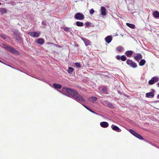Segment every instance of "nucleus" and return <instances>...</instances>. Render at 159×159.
Here are the masks:
<instances>
[{
    "label": "nucleus",
    "instance_id": "cd10ccee",
    "mask_svg": "<svg viewBox=\"0 0 159 159\" xmlns=\"http://www.w3.org/2000/svg\"><path fill=\"white\" fill-rule=\"evenodd\" d=\"M128 131L130 133H131L134 136H135V135L137 133V132H136L134 130L132 129H129L128 130Z\"/></svg>",
    "mask_w": 159,
    "mask_h": 159
},
{
    "label": "nucleus",
    "instance_id": "2f4dec72",
    "mask_svg": "<svg viewBox=\"0 0 159 159\" xmlns=\"http://www.w3.org/2000/svg\"><path fill=\"white\" fill-rule=\"evenodd\" d=\"M42 25L43 26L42 28H45L47 25L46 21L45 20L42 21Z\"/></svg>",
    "mask_w": 159,
    "mask_h": 159
},
{
    "label": "nucleus",
    "instance_id": "bf43d9fd",
    "mask_svg": "<svg viewBox=\"0 0 159 159\" xmlns=\"http://www.w3.org/2000/svg\"><path fill=\"white\" fill-rule=\"evenodd\" d=\"M5 1H7V0H5Z\"/></svg>",
    "mask_w": 159,
    "mask_h": 159
},
{
    "label": "nucleus",
    "instance_id": "e433bc0d",
    "mask_svg": "<svg viewBox=\"0 0 159 159\" xmlns=\"http://www.w3.org/2000/svg\"><path fill=\"white\" fill-rule=\"evenodd\" d=\"M94 11H95L93 8L91 9L89 11L90 14L91 15H93L94 14Z\"/></svg>",
    "mask_w": 159,
    "mask_h": 159
},
{
    "label": "nucleus",
    "instance_id": "3c124183",
    "mask_svg": "<svg viewBox=\"0 0 159 159\" xmlns=\"http://www.w3.org/2000/svg\"><path fill=\"white\" fill-rule=\"evenodd\" d=\"M70 34L71 35H73V33H72V32L71 31L70 32Z\"/></svg>",
    "mask_w": 159,
    "mask_h": 159
},
{
    "label": "nucleus",
    "instance_id": "412c9836",
    "mask_svg": "<svg viewBox=\"0 0 159 159\" xmlns=\"http://www.w3.org/2000/svg\"><path fill=\"white\" fill-rule=\"evenodd\" d=\"M126 25L132 29H134L135 28V25L129 23H127L126 24Z\"/></svg>",
    "mask_w": 159,
    "mask_h": 159
},
{
    "label": "nucleus",
    "instance_id": "864d4df0",
    "mask_svg": "<svg viewBox=\"0 0 159 159\" xmlns=\"http://www.w3.org/2000/svg\"><path fill=\"white\" fill-rule=\"evenodd\" d=\"M75 46L77 47L79 46V45L78 44H77L76 45H75Z\"/></svg>",
    "mask_w": 159,
    "mask_h": 159
},
{
    "label": "nucleus",
    "instance_id": "37998d69",
    "mask_svg": "<svg viewBox=\"0 0 159 159\" xmlns=\"http://www.w3.org/2000/svg\"><path fill=\"white\" fill-rule=\"evenodd\" d=\"M47 44L48 45L52 44L54 46H57V44H54V43L51 42H48L47 43Z\"/></svg>",
    "mask_w": 159,
    "mask_h": 159
},
{
    "label": "nucleus",
    "instance_id": "13d9d810",
    "mask_svg": "<svg viewBox=\"0 0 159 159\" xmlns=\"http://www.w3.org/2000/svg\"><path fill=\"white\" fill-rule=\"evenodd\" d=\"M20 71L21 72H22V71H21V70H20Z\"/></svg>",
    "mask_w": 159,
    "mask_h": 159
},
{
    "label": "nucleus",
    "instance_id": "ea45409f",
    "mask_svg": "<svg viewBox=\"0 0 159 159\" xmlns=\"http://www.w3.org/2000/svg\"><path fill=\"white\" fill-rule=\"evenodd\" d=\"M143 140H144V141H145V142H146L148 143H149V144H152V145L153 146H155L154 144H152L150 142H149V141H148L147 140L145 139H143Z\"/></svg>",
    "mask_w": 159,
    "mask_h": 159
},
{
    "label": "nucleus",
    "instance_id": "8fccbe9b",
    "mask_svg": "<svg viewBox=\"0 0 159 159\" xmlns=\"http://www.w3.org/2000/svg\"><path fill=\"white\" fill-rule=\"evenodd\" d=\"M157 85L159 88V82L157 84Z\"/></svg>",
    "mask_w": 159,
    "mask_h": 159
},
{
    "label": "nucleus",
    "instance_id": "c03bdc74",
    "mask_svg": "<svg viewBox=\"0 0 159 159\" xmlns=\"http://www.w3.org/2000/svg\"><path fill=\"white\" fill-rule=\"evenodd\" d=\"M117 92H118V93H119V94H120V95H121V94H122V92L121 91H120V90H117Z\"/></svg>",
    "mask_w": 159,
    "mask_h": 159
},
{
    "label": "nucleus",
    "instance_id": "de8ad7c7",
    "mask_svg": "<svg viewBox=\"0 0 159 159\" xmlns=\"http://www.w3.org/2000/svg\"><path fill=\"white\" fill-rule=\"evenodd\" d=\"M157 99H159V94L157 95Z\"/></svg>",
    "mask_w": 159,
    "mask_h": 159
},
{
    "label": "nucleus",
    "instance_id": "393cba45",
    "mask_svg": "<svg viewBox=\"0 0 159 159\" xmlns=\"http://www.w3.org/2000/svg\"><path fill=\"white\" fill-rule=\"evenodd\" d=\"M89 99L90 100L91 99H92V100H91V101L93 103H94L95 102L96 100L97 99V98L95 96H91L89 98Z\"/></svg>",
    "mask_w": 159,
    "mask_h": 159
},
{
    "label": "nucleus",
    "instance_id": "58836bf2",
    "mask_svg": "<svg viewBox=\"0 0 159 159\" xmlns=\"http://www.w3.org/2000/svg\"><path fill=\"white\" fill-rule=\"evenodd\" d=\"M89 111L91 112H92V113H93L94 114H95L97 115H99V114H98L95 111L93 110L92 109H90V110H89Z\"/></svg>",
    "mask_w": 159,
    "mask_h": 159
},
{
    "label": "nucleus",
    "instance_id": "20e7f679",
    "mask_svg": "<svg viewBox=\"0 0 159 159\" xmlns=\"http://www.w3.org/2000/svg\"><path fill=\"white\" fill-rule=\"evenodd\" d=\"M126 64L130 67L135 68L137 67V64L131 60L128 59L126 61Z\"/></svg>",
    "mask_w": 159,
    "mask_h": 159
},
{
    "label": "nucleus",
    "instance_id": "7ed1b4c3",
    "mask_svg": "<svg viewBox=\"0 0 159 159\" xmlns=\"http://www.w3.org/2000/svg\"><path fill=\"white\" fill-rule=\"evenodd\" d=\"M20 33L16 29L14 30L13 31V35L14 38L16 40L21 43H23V39L20 36Z\"/></svg>",
    "mask_w": 159,
    "mask_h": 159
},
{
    "label": "nucleus",
    "instance_id": "f704fd0d",
    "mask_svg": "<svg viewBox=\"0 0 159 159\" xmlns=\"http://www.w3.org/2000/svg\"><path fill=\"white\" fill-rule=\"evenodd\" d=\"M84 99L85 100V101L84 102H82V101H80L79 102H77L80 103V104H81L83 106H84L85 108H86L87 107V106H86L84 104H82L81 103V102H86V100L85 99H84Z\"/></svg>",
    "mask_w": 159,
    "mask_h": 159
},
{
    "label": "nucleus",
    "instance_id": "bb28decb",
    "mask_svg": "<svg viewBox=\"0 0 159 159\" xmlns=\"http://www.w3.org/2000/svg\"><path fill=\"white\" fill-rule=\"evenodd\" d=\"M116 50L117 51L119 52H121L123 50H124V48L122 47L121 46H119L116 48Z\"/></svg>",
    "mask_w": 159,
    "mask_h": 159
},
{
    "label": "nucleus",
    "instance_id": "a18cd8bd",
    "mask_svg": "<svg viewBox=\"0 0 159 159\" xmlns=\"http://www.w3.org/2000/svg\"><path fill=\"white\" fill-rule=\"evenodd\" d=\"M153 102L155 103H159V100H156L154 101Z\"/></svg>",
    "mask_w": 159,
    "mask_h": 159
},
{
    "label": "nucleus",
    "instance_id": "7c9ffc66",
    "mask_svg": "<svg viewBox=\"0 0 159 159\" xmlns=\"http://www.w3.org/2000/svg\"><path fill=\"white\" fill-rule=\"evenodd\" d=\"M109 102L107 100H105L103 101L102 102V103L105 106H107L108 105V103Z\"/></svg>",
    "mask_w": 159,
    "mask_h": 159
},
{
    "label": "nucleus",
    "instance_id": "2eb2a0df",
    "mask_svg": "<svg viewBox=\"0 0 159 159\" xmlns=\"http://www.w3.org/2000/svg\"><path fill=\"white\" fill-rule=\"evenodd\" d=\"M82 40L84 41L85 46H87L89 45H91L90 41L84 37H81Z\"/></svg>",
    "mask_w": 159,
    "mask_h": 159
},
{
    "label": "nucleus",
    "instance_id": "5701e85b",
    "mask_svg": "<svg viewBox=\"0 0 159 159\" xmlns=\"http://www.w3.org/2000/svg\"><path fill=\"white\" fill-rule=\"evenodd\" d=\"M66 32L68 33L72 31L71 28L67 27H65L63 29Z\"/></svg>",
    "mask_w": 159,
    "mask_h": 159
},
{
    "label": "nucleus",
    "instance_id": "39448f33",
    "mask_svg": "<svg viewBox=\"0 0 159 159\" xmlns=\"http://www.w3.org/2000/svg\"><path fill=\"white\" fill-rule=\"evenodd\" d=\"M75 19L79 20H83L85 17L84 15L81 12H77L75 13L74 15Z\"/></svg>",
    "mask_w": 159,
    "mask_h": 159
},
{
    "label": "nucleus",
    "instance_id": "4468645a",
    "mask_svg": "<svg viewBox=\"0 0 159 159\" xmlns=\"http://www.w3.org/2000/svg\"><path fill=\"white\" fill-rule=\"evenodd\" d=\"M35 42L38 43L42 45L45 42V41L42 38H40L37 39L36 40Z\"/></svg>",
    "mask_w": 159,
    "mask_h": 159
},
{
    "label": "nucleus",
    "instance_id": "0eeeda50",
    "mask_svg": "<svg viewBox=\"0 0 159 159\" xmlns=\"http://www.w3.org/2000/svg\"><path fill=\"white\" fill-rule=\"evenodd\" d=\"M155 91L153 89H151V91L149 92L146 93L145 94V97L147 98H153L155 95Z\"/></svg>",
    "mask_w": 159,
    "mask_h": 159
},
{
    "label": "nucleus",
    "instance_id": "a211bd4d",
    "mask_svg": "<svg viewBox=\"0 0 159 159\" xmlns=\"http://www.w3.org/2000/svg\"><path fill=\"white\" fill-rule=\"evenodd\" d=\"M153 16L156 19H159V12L157 10L155 11L153 13Z\"/></svg>",
    "mask_w": 159,
    "mask_h": 159
},
{
    "label": "nucleus",
    "instance_id": "f8f14e48",
    "mask_svg": "<svg viewBox=\"0 0 159 159\" xmlns=\"http://www.w3.org/2000/svg\"><path fill=\"white\" fill-rule=\"evenodd\" d=\"M113 39L112 36L111 35H109L106 36L105 38V40L107 43H109L111 42Z\"/></svg>",
    "mask_w": 159,
    "mask_h": 159
},
{
    "label": "nucleus",
    "instance_id": "5fc2aeb1",
    "mask_svg": "<svg viewBox=\"0 0 159 159\" xmlns=\"http://www.w3.org/2000/svg\"><path fill=\"white\" fill-rule=\"evenodd\" d=\"M1 5V3L0 2V6Z\"/></svg>",
    "mask_w": 159,
    "mask_h": 159
},
{
    "label": "nucleus",
    "instance_id": "6ab92c4d",
    "mask_svg": "<svg viewBox=\"0 0 159 159\" xmlns=\"http://www.w3.org/2000/svg\"><path fill=\"white\" fill-rule=\"evenodd\" d=\"M8 10L4 8H0V12L1 14L7 13Z\"/></svg>",
    "mask_w": 159,
    "mask_h": 159
},
{
    "label": "nucleus",
    "instance_id": "9b49d317",
    "mask_svg": "<svg viewBox=\"0 0 159 159\" xmlns=\"http://www.w3.org/2000/svg\"><path fill=\"white\" fill-rule=\"evenodd\" d=\"M142 56L141 53H138L136 54V55L134 57V59L139 62V61L142 58Z\"/></svg>",
    "mask_w": 159,
    "mask_h": 159
},
{
    "label": "nucleus",
    "instance_id": "f03ea898",
    "mask_svg": "<svg viewBox=\"0 0 159 159\" xmlns=\"http://www.w3.org/2000/svg\"><path fill=\"white\" fill-rule=\"evenodd\" d=\"M3 47L15 55H19L20 54L19 52L14 48H13L10 47L9 45L5 44H3Z\"/></svg>",
    "mask_w": 159,
    "mask_h": 159
},
{
    "label": "nucleus",
    "instance_id": "09e8293b",
    "mask_svg": "<svg viewBox=\"0 0 159 159\" xmlns=\"http://www.w3.org/2000/svg\"><path fill=\"white\" fill-rule=\"evenodd\" d=\"M56 47H58L59 48H61L62 47L60 46V45H57V46H55Z\"/></svg>",
    "mask_w": 159,
    "mask_h": 159
},
{
    "label": "nucleus",
    "instance_id": "9d476101",
    "mask_svg": "<svg viewBox=\"0 0 159 159\" xmlns=\"http://www.w3.org/2000/svg\"><path fill=\"white\" fill-rule=\"evenodd\" d=\"M116 58L118 60H121L122 61H125L127 60V57L125 55H122L120 56L119 55H117L116 56Z\"/></svg>",
    "mask_w": 159,
    "mask_h": 159
},
{
    "label": "nucleus",
    "instance_id": "ddd939ff",
    "mask_svg": "<svg viewBox=\"0 0 159 159\" xmlns=\"http://www.w3.org/2000/svg\"><path fill=\"white\" fill-rule=\"evenodd\" d=\"M111 128L113 130L119 132L121 131V129L117 126L112 124L111 125Z\"/></svg>",
    "mask_w": 159,
    "mask_h": 159
},
{
    "label": "nucleus",
    "instance_id": "a19ab883",
    "mask_svg": "<svg viewBox=\"0 0 159 159\" xmlns=\"http://www.w3.org/2000/svg\"><path fill=\"white\" fill-rule=\"evenodd\" d=\"M0 62L1 63L3 64H6L5 63L4 60H3V59L2 58H0Z\"/></svg>",
    "mask_w": 159,
    "mask_h": 159
},
{
    "label": "nucleus",
    "instance_id": "72a5a7b5",
    "mask_svg": "<svg viewBox=\"0 0 159 159\" xmlns=\"http://www.w3.org/2000/svg\"><path fill=\"white\" fill-rule=\"evenodd\" d=\"M8 4L11 5L12 6H14L16 5V3L12 1H10L9 2H8Z\"/></svg>",
    "mask_w": 159,
    "mask_h": 159
},
{
    "label": "nucleus",
    "instance_id": "423d86ee",
    "mask_svg": "<svg viewBox=\"0 0 159 159\" xmlns=\"http://www.w3.org/2000/svg\"><path fill=\"white\" fill-rule=\"evenodd\" d=\"M159 81V78L157 76H154L152 77L148 82V84L150 85H152Z\"/></svg>",
    "mask_w": 159,
    "mask_h": 159
},
{
    "label": "nucleus",
    "instance_id": "aec40b11",
    "mask_svg": "<svg viewBox=\"0 0 159 159\" xmlns=\"http://www.w3.org/2000/svg\"><path fill=\"white\" fill-rule=\"evenodd\" d=\"M146 62V60L144 59H141L140 61L139 62V65L140 66H144Z\"/></svg>",
    "mask_w": 159,
    "mask_h": 159
},
{
    "label": "nucleus",
    "instance_id": "79ce46f5",
    "mask_svg": "<svg viewBox=\"0 0 159 159\" xmlns=\"http://www.w3.org/2000/svg\"><path fill=\"white\" fill-rule=\"evenodd\" d=\"M0 37L2 39H6V37L2 34H0Z\"/></svg>",
    "mask_w": 159,
    "mask_h": 159
},
{
    "label": "nucleus",
    "instance_id": "a878e982",
    "mask_svg": "<svg viewBox=\"0 0 159 159\" xmlns=\"http://www.w3.org/2000/svg\"><path fill=\"white\" fill-rule=\"evenodd\" d=\"M76 25L79 27H82L84 25V23L83 22L77 21L75 23Z\"/></svg>",
    "mask_w": 159,
    "mask_h": 159
},
{
    "label": "nucleus",
    "instance_id": "473e14b6",
    "mask_svg": "<svg viewBox=\"0 0 159 159\" xmlns=\"http://www.w3.org/2000/svg\"><path fill=\"white\" fill-rule=\"evenodd\" d=\"M85 28L89 27L91 25V23L87 21L85 23Z\"/></svg>",
    "mask_w": 159,
    "mask_h": 159
},
{
    "label": "nucleus",
    "instance_id": "f3484780",
    "mask_svg": "<svg viewBox=\"0 0 159 159\" xmlns=\"http://www.w3.org/2000/svg\"><path fill=\"white\" fill-rule=\"evenodd\" d=\"M134 52L133 51L128 50L125 52V54L127 57H130L132 56Z\"/></svg>",
    "mask_w": 159,
    "mask_h": 159
},
{
    "label": "nucleus",
    "instance_id": "4be33fe9",
    "mask_svg": "<svg viewBox=\"0 0 159 159\" xmlns=\"http://www.w3.org/2000/svg\"><path fill=\"white\" fill-rule=\"evenodd\" d=\"M134 136L136 138H137L138 139H144V138L142 137V136L140 134H139L137 132L135 135Z\"/></svg>",
    "mask_w": 159,
    "mask_h": 159
},
{
    "label": "nucleus",
    "instance_id": "6e6552de",
    "mask_svg": "<svg viewBox=\"0 0 159 159\" xmlns=\"http://www.w3.org/2000/svg\"><path fill=\"white\" fill-rule=\"evenodd\" d=\"M28 34L30 35L31 37L34 38H37L39 36L40 33L36 31L29 32Z\"/></svg>",
    "mask_w": 159,
    "mask_h": 159
},
{
    "label": "nucleus",
    "instance_id": "f257e3e1",
    "mask_svg": "<svg viewBox=\"0 0 159 159\" xmlns=\"http://www.w3.org/2000/svg\"><path fill=\"white\" fill-rule=\"evenodd\" d=\"M61 94L70 98L76 102H84V97L80 94L78 91L75 89L69 87H63L60 84L54 83L52 87Z\"/></svg>",
    "mask_w": 159,
    "mask_h": 159
},
{
    "label": "nucleus",
    "instance_id": "b1692460",
    "mask_svg": "<svg viewBox=\"0 0 159 159\" xmlns=\"http://www.w3.org/2000/svg\"><path fill=\"white\" fill-rule=\"evenodd\" d=\"M74 69L73 68L69 67L68 68L67 72L69 74H71L74 71Z\"/></svg>",
    "mask_w": 159,
    "mask_h": 159
},
{
    "label": "nucleus",
    "instance_id": "6e6d98bb",
    "mask_svg": "<svg viewBox=\"0 0 159 159\" xmlns=\"http://www.w3.org/2000/svg\"><path fill=\"white\" fill-rule=\"evenodd\" d=\"M124 95L125 96H126V97H128V96H126V95H124Z\"/></svg>",
    "mask_w": 159,
    "mask_h": 159
},
{
    "label": "nucleus",
    "instance_id": "4c0bfd02",
    "mask_svg": "<svg viewBox=\"0 0 159 159\" xmlns=\"http://www.w3.org/2000/svg\"><path fill=\"white\" fill-rule=\"evenodd\" d=\"M33 77L35 78L36 79H37L38 80H41L43 82H46V83H47L46 81H45V80L44 79H40L38 78H36L32 76Z\"/></svg>",
    "mask_w": 159,
    "mask_h": 159
},
{
    "label": "nucleus",
    "instance_id": "4d7b16f0",
    "mask_svg": "<svg viewBox=\"0 0 159 159\" xmlns=\"http://www.w3.org/2000/svg\"><path fill=\"white\" fill-rule=\"evenodd\" d=\"M116 36H117V35H118V34H116Z\"/></svg>",
    "mask_w": 159,
    "mask_h": 159
},
{
    "label": "nucleus",
    "instance_id": "1a4fd4ad",
    "mask_svg": "<svg viewBox=\"0 0 159 159\" xmlns=\"http://www.w3.org/2000/svg\"><path fill=\"white\" fill-rule=\"evenodd\" d=\"M100 11L101 12L100 15L102 16V17L106 16L107 13V11L105 7L104 6H102L101 7Z\"/></svg>",
    "mask_w": 159,
    "mask_h": 159
},
{
    "label": "nucleus",
    "instance_id": "c9c22d12",
    "mask_svg": "<svg viewBox=\"0 0 159 159\" xmlns=\"http://www.w3.org/2000/svg\"><path fill=\"white\" fill-rule=\"evenodd\" d=\"M107 106L110 107L111 108H114V106L113 104L110 102L108 103V105Z\"/></svg>",
    "mask_w": 159,
    "mask_h": 159
},
{
    "label": "nucleus",
    "instance_id": "dca6fc26",
    "mask_svg": "<svg viewBox=\"0 0 159 159\" xmlns=\"http://www.w3.org/2000/svg\"><path fill=\"white\" fill-rule=\"evenodd\" d=\"M100 124L101 126L103 128H107L109 125L108 123L106 121L101 122Z\"/></svg>",
    "mask_w": 159,
    "mask_h": 159
},
{
    "label": "nucleus",
    "instance_id": "c85d7f7f",
    "mask_svg": "<svg viewBox=\"0 0 159 159\" xmlns=\"http://www.w3.org/2000/svg\"><path fill=\"white\" fill-rule=\"evenodd\" d=\"M75 65L77 68H80L81 67V65L80 62H76L75 63Z\"/></svg>",
    "mask_w": 159,
    "mask_h": 159
},
{
    "label": "nucleus",
    "instance_id": "c756f323",
    "mask_svg": "<svg viewBox=\"0 0 159 159\" xmlns=\"http://www.w3.org/2000/svg\"><path fill=\"white\" fill-rule=\"evenodd\" d=\"M107 86H103L102 89V91L103 92H105L107 91Z\"/></svg>",
    "mask_w": 159,
    "mask_h": 159
},
{
    "label": "nucleus",
    "instance_id": "603ef678",
    "mask_svg": "<svg viewBox=\"0 0 159 159\" xmlns=\"http://www.w3.org/2000/svg\"><path fill=\"white\" fill-rule=\"evenodd\" d=\"M7 65V66H10V67H11V68H13L10 65Z\"/></svg>",
    "mask_w": 159,
    "mask_h": 159
},
{
    "label": "nucleus",
    "instance_id": "49530a36",
    "mask_svg": "<svg viewBox=\"0 0 159 159\" xmlns=\"http://www.w3.org/2000/svg\"><path fill=\"white\" fill-rule=\"evenodd\" d=\"M86 109H87L89 111L90 110V109L89 107H87Z\"/></svg>",
    "mask_w": 159,
    "mask_h": 159
}]
</instances>
